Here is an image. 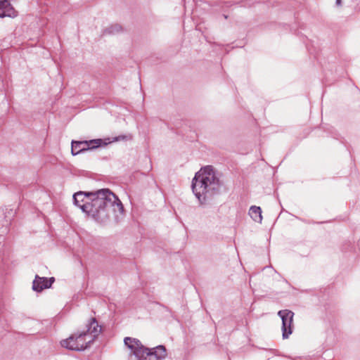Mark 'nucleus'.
I'll use <instances>...</instances> for the list:
<instances>
[{
	"label": "nucleus",
	"instance_id": "nucleus-8",
	"mask_svg": "<svg viewBox=\"0 0 360 360\" xmlns=\"http://www.w3.org/2000/svg\"><path fill=\"white\" fill-rule=\"evenodd\" d=\"M124 345L131 350V352L136 356L138 354L143 352L144 347L141 342L135 338L127 337L124 340Z\"/></svg>",
	"mask_w": 360,
	"mask_h": 360
},
{
	"label": "nucleus",
	"instance_id": "nucleus-6",
	"mask_svg": "<svg viewBox=\"0 0 360 360\" xmlns=\"http://www.w3.org/2000/svg\"><path fill=\"white\" fill-rule=\"evenodd\" d=\"M102 143L101 139H94L89 141H72V153L74 155L79 153L88 148H95L101 146Z\"/></svg>",
	"mask_w": 360,
	"mask_h": 360
},
{
	"label": "nucleus",
	"instance_id": "nucleus-11",
	"mask_svg": "<svg viewBox=\"0 0 360 360\" xmlns=\"http://www.w3.org/2000/svg\"><path fill=\"white\" fill-rule=\"evenodd\" d=\"M249 214L255 221L259 223L262 222V210L259 207L252 206L250 209Z\"/></svg>",
	"mask_w": 360,
	"mask_h": 360
},
{
	"label": "nucleus",
	"instance_id": "nucleus-2",
	"mask_svg": "<svg viewBox=\"0 0 360 360\" xmlns=\"http://www.w3.org/2000/svg\"><path fill=\"white\" fill-rule=\"evenodd\" d=\"M101 331V327L96 320L92 318L86 330L75 333L68 338L63 340L60 345L70 350H84L94 340Z\"/></svg>",
	"mask_w": 360,
	"mask_h": 360
},
{
	"label": "nucleus",
	"instance_id": "nucleus-7",
	"mask_svg": "<svg viewBox=\"0 0 360 360\" xmlns=\"http://www.w3.org/2000/svg\"><path fill=\"white\" fill-rule=\"evenodd\" d=\"M54 281V278H46L36 276L33 281L32 289L37 292H41L44 289L49 288Z\"/></svg>",
	"mask_w": 360,
	"mask_h": 360
},
{
	"label": "nucleus",
	"instance_id": "nucleus-4",
	"mask_svg": "<svg viewBox=\"0 0 360 360\" xmlns=\"http://www.w3.org/2000/svg\"><path fill=\"white\" fill-rule=\"evenodd\" d=\"M282 319L283 338H288L292 333L294 313L290 310L284 309L278 312Z\"/></svg>",
	"mask_w": 360,
	"mask_h": 360
},
{
	"label": "nucleus",
	"instance_id": "nucleus-12",
	"mask_svg": "<svg viewBox=\"0 0 360 360\" xmlns=\"http://www.w3.org/2000/svg\"><path fill=\"white\" fill-rule=\"evenodd\" d=\"M336 4L338 6H340L341 4V0H336Z\"/></svg>",
	"mask_w": 360,
	"mask_h": 360
},
{
	"label": "nucleus",
	"instance_id": "nucleus-3",
	"mask_svg": "<svg viewBox=\"0 0 360 360\" xmlns=\"http://www.w3.org/2000/svg\"><path fill=\"white\" fill-rule=\"evenodd\" d=\"M219 184L212 166H206L198 172L192 182L193 191L195 196L200 198L207 193L215 190Z\"/></svg>",
	"mask_w": 360,
	"mask_h": 360
},
{
	"label": "nucleus",
	"instance_id": "nucleus-1",
	"mask_svg": "<svg viewBox=\"0 0 360 360\" xmlns=\"http://www.w3.org/2000/svg\"><path fill=\"white\" fill-rule=\"evenodd\" d=\"M88 195L91 202H86L82 205V210L94 218H99L100 214L104 212L115 215L123 214L122 202L110 189H100Z\"/></svg>",
	"mask_w": 360,
	"mask_h": 360
},
{
	"label": "nucleus",
	"instance_id": "nucleus-10",
	"mask_svg": "<svg viewBox=\"0 0 360 360\" xmlns=\"http://www.w3.org/2000/svg\"><path fill=\"white\" fill-rule=\"evenodd\" d=\"M91 192H82L79 191L73 195L75 205L82 208V205L86 203V202H91L90 198L88 194Z\"/></svg>",
	"mask_w": 360,
	"mask_h": 360
},
{
	"label": "nucleus",
	"instance_id": "nucleus-9",
	"mask_svg": "<svg viewBox=\"0 0 360 360\" xmlns=\"http://www.w3.org/2000/svg\"><path fill=\"white\" fill-rule=\"evenodd\" d=\"M17 15V12L12 7L7 0L0 1V17L14 18Z\"/></svg>",
	"mask_w": 360,
	"mask_h": 360
},
{
	"label": "nucleus",
	"instance_id": "nucleus-5",
	"mask_svg": "<svg viewBox=\"0 0 360 360\" xmlns=\"http://www.w3.org/2000/svg\"><path fill=\"white\" fill-rule=\"evenodd\" d=\"M166 349L163 346H159L149 349L145 348L143 352L136 356L137 360H160L166 356Z\"/></svg>",
	"mask_w": 360,
	"mask_h": 360
}]
</instances>
